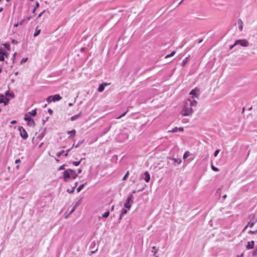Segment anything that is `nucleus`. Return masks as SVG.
<instances>
[{
  "label": "nucleus",
  "instance_id": "obj_1",
  "mask_svg": "<svg viewBox=\"0 0 257 257\" xmlns=\"http://www.w3.org/2000/svg\"><path fill=\"white\" fill-rule=\"evenodd\" d=\"M197 104V101L195 100H192L191 99H187L184 102L183 108L181 110V114L183 116H190L191 115L194 110L193 107H196Z\"/></svg>",
  "mask_w": 257,
  "mask_h": 257
},
{
  "label": "nucleus",
  "instance_id": "obj_2",
  "mask_svg": "<svg viewBox=\"0 0 257 257\" xmlns=\"http://www.w3.org/2000/svg\"><path fill=\"white\" fill-rule=\"evenodd\" d=\"M77 176V174L72 169H67L63 172V178L66 182L69 179H75Z\"/></svg>",
  "mask_w": 257,
  "mask_h": 257
},
{
  "label": "nucleus",
  "instance_id": "obj_3",
  "mask_svg": "<svg viewBox=\"0 0 257 257\" xmlns=\"http://www.w3.org/2000/svg\"><path fill=\"white\" fill-rule=\"evenodd\" d=\"M248 218L249 221L248 222L246 225L248 227H252L257 222V218L254 214H251L249 216Z\"/></svg>",
  "mask_w": 257,
  "mask_h": 257
},
{
  "label": "nucleus",
  "instance_id": "obj_4",
  "mask_svg": "<svg viewBox=\"0 0 257 257\" xmlns=\"http://www.w3.org/2000/svg\"><path fill=\"white\" fill-rule=\"evenodd\" d=\"M133 199L134 197L133 195L131 194L128 197L125 203H124V207L128 210L130 209L133 203Z\"/></svg>",
  "mask_w": 257,
  "mask_h": 257
},
{
  "label": "nucleus",
  "instance_id": "obj_5",
  "mask_svg": "<svg viewBox=\"0 0 257 257\" xmlns=\"http://www.w3.org/2000/svg\"><path fill=\"white\" fill-rule=\"evenodd\" d=\"M9 53L5 48H0V62L4 61L5 58H8Z\"/></svg>",
  "mask_w": 257,
  "mask_h": 257
},
{
  "label": "nucleus",
  "instance_id": "obj_6",
  "mask_svg": "<svg viewBox=\"0 0 257 257\" xmlns=\"http://www.w3.org/2000/svg\"><path fill=\"white\" fill-rule=\"evenodd\" d=\"M62 97L60 96L59 94H55L53 96H49L47 98V101L48 103H50L52 101L55 102L56 101H59L61 100Z\"/></svg>",
  "mask_w": 257,
  "mask_h": 257
},
{
  "label": "nucleus",
  "instance_id": "obj_7",
  "mask_svg": "<svg viewBox=\"0 0 257 257\" xmlns=\"http://www.w3.org/2000/svg\"><path fill=\"white\" fill-rule=\"evenodd\" d=\"M235 45H239L241 46L246 47L249 46V42L245 39L237 40L235 41Z\"/></svg>",
  "mask_w": 257,
  "mask_h": 257
},
{
  "label": "nucleus",
  "instance_id": "obj_8",
  "mask_svg": "<svg viewBox=\"0 0 257 257\" xmlns=\"http://www.w3.org/2000/svg\"><path fill=\"white\" fill-rule=\"evenodd\" d=\"M189 94L192 96V98L195 97L197 98L200 94V90L199 88L196 87L190 91Z\"/></svg>",
  "mask_w": 257,
  "mask_h": 257
},
{
  "label": "nucleus",
  "instance_id": "obj_9",
  "mask_svg": "<svg viewBox=\"0 0 257 257\" xmlns=\"http://www.w3.org/2000/svg\"><path fill=\"white\" fill-rule=\"evenodd\" d=\"M19 131L20 132V134L22 138L25 140L28 138V136L27 133L23 126H20L19 127Z\"/></svg>",
  "mask_w": 257,
  "mask_h": 257
},
{
  "label": "nucleus",
  "instance_id": "obj_10",
  "mask_svg": "<svg viewBox=\"0 0 257 257\" xmlns=\"http://www.w3.org/2000/svg\"><path fill=\"white\" fill-rule=\"evenodd\" d=\"M110 83H103L100 84L97 89L98 91L100 92H102L104 89L105 86H107Z\"/></svg>",
  "mask_w": 257,
  "mask_h": 257
},
{
  "label": "nucleus",
  "instance_id": "obj_11",
  "mask_svg": "<svg viewBox=\"0 0 257 257\" xmlns=\"http://www.w3.org/2000/svg\"><path fill=\"white\" fill-rule=\"evenodd\" d=\"M193 155L190 154V153L189 151H186L184 155H183V159L186 160L188 157L191 156V157L189 159L191 161L193 160L194 158V157L192 156Z\"/></svg>",
  "mask_w": 257,
  "mask_h": 257
},
{
  "label": "nucleus",
  "instance_id": "obj_12",
  "mask_svg": "<svg viewBox=\"0 0 257 257\" xmlns=\"http://www.w3.org/2000/svg\"><path fill=\"white\" fill-rule=\"evenodd\" d=\"M144 180L146 182H149L150 180V175L148 172H145L144 173Z\"/></svg>",
  "mask_w": 257,
  "mask_h": 257
},
{
  "label": "nucleus",
  "instance_id": "obj_13",
  "mask_svg": "<svg viewBox=\"0 0 257 257\" xmlns=\"http://www.w3.org/2000/svg\"><path fill=\"white\" fill-rule=\"evenodd\" d=\"M254 241H248L246 245V248L247 249H252L254 247Z\"/></svg>",
  "mask_w": 257,
  "mask_h": 257
},
{
  "label": "nucleus",
  "instance_id": "obj_14",
  "mask_svg": "<svg viewBox=\"0 0 257 257\" xmlns=\"http://www.w3.org/2000/svg\"><path fill=\"white\" fill-rule=\"evenodd\" d=\"M6 97L9 98L11 97L12 98H14L15 95L13 92H10L9 91H7L5 93V95H4Z\"/></svg>",
  "mask_w": 257,
  "mask_h": 257
},
{
  "label": "nucleus",
  "instance_id": "obj_15",
  "mask_svg": "<svg viewBox=\"0 0 257 257\" xmlns=\"http://www.w3.org/2000/svg\"><path fill=\"white\" fill-rule=\"evenodd\" d=\"M76 133V131L75 130H73L67 132L68 134H70V136L68 137L69 139L71 138V137H73L75 136Z\"/></svg>",
  "mask_w": 257,
  "mask_h": 257
},
{
  "label": "nucleus",
  "instance_id": "obj_16",
  "mask_svg": "<svg viewBox=\"0 0 257 257\" xmlns=\"http://www.w3.org/2000/svg\"><path fill=\"white\" fill-rule=\"evenodd\" d=\"M27 124L30 126H34L35 125V123L34 120L32 118L30 120L27 121Z\"/></svg>",
  "mask_w": 257,
  "mask_h": 257
},
{
  "label": "nucleus",
  "instance_id": "obj_17",
  "mask_svg": "<svg viewBox=\"0 0 257 257\" xmlns=\"http://www.w3.org/2000/svg\"><path fill=\"white\" fill-rule=\"evenodd\" d=\"M81 113L80 112L79 113H78L77 114H76V115H74L71 116L70 118V120L71 121H74V120H76V119L78 118L81 116Z\"/></svg>",
  "mask_w": 257,
  "mask_h": 257
},
{
  "label": "nucleus",
  "instance_id": "obj_18",
  "mask_svg": "<svg viewBox=\"0 0 257 257\" xmlns=\"http://www.w3.org/2000/svg\"><path fill=\"white\" fill-rule=\"evenodd\" d=\"M170 159L172 160L173 161H174L175 163H177V164H180L182 162V161L180 159H176L174 158H170Z\"/></svg>",
  "mask_w": 257,
  "mask_h": 257
},
{
  "label": "nucleus",
  "instance_id": "obj_19",
  "mask_svg": "<svg viewBox=\"0 0 257 257\" xmlns=\"http://www.w3.org/2000/svg\"><path fill=\"white\" fill-rule=\"evenodd\" d=\"M3 48H5V50L7 51V50H10V45L9 44L6 43L3 44Z\"/></svg>",
  "mask_w": 257,
  "mask_h": 257
},
{
  "label": "nucleus",
  "instance_id": "obj_20",
  "mask_svg": "<svg viewBox=\"0 0 257 257\" xmlns=\"http://www.w3.org/2000/svg\"><path fill=\"white\" fill-rule=\"evenodd\" d=\"M29 115H31L32 116H35L37 114V112H36V109H35L33 110H32L31 111H30L28 113Z\"/></svg>",
  "mask_w": 257,
  "mask_h": 257
},
{
  "label": "nucleus",
  "instance_id": "obj_21",
  "mask_svg": "<svg viewBox=\"0 0 257 257\" xmlns=\"http://www.w3.org/2000/svg\"><path fill=\"white\" fill-rule=\"evenodd\" d=\"M189 59V57H187L186 58H185L182 61V65L183 66H185V65L186 64V63L188 62V61Z\"/></svg>",
  "mask_w": 257,
  "mask_h": 257
},
{
  "label": "nucleus",
  "instance_id": "obj_22",
  "mask_svg": "<svg viewBox=\"0 0 257 257\" xmlns=\"http://www.w3.org/2000/svg\"><path fill=\"white\" fill-rule=\"evenodd\" d=\"M86 183H84L80 185L77 189V192H79L83 189V188L86 185Z\"/></svg>",
  "mask_w": 257,
  "mask_h": 257
},
{
  "label": "nucleus",
  "instance_id": "obj_23",
  "mask_svg": "<svg viewBox=\"0 0 257 257\" xmlns=\"http://www.w3.org/2000/svg\"><path fill=\"white\" fill-rule=\"evenodd\" d=\"M32 118H31L30 116H29V114L27 113L25 114V116L24 117V119L25 120L28 121V120H30L31 119H32Z\"/></svg>",
  "mask_w": 257,
  "mask_h": 257
},
{
  "label": "nucleus",
  "instance_id": "obj_24",
  "mask_svg": "<svg viewBox=\"0 0 257 257\" xmlns=\"http://www.w3.org/2000/svg\"><path fill=\"white\" fill-rule=\"evenodd\" d=\"M159 249L157 248L155 246H153L152 247V252L154 253V255H156V253L158 252Z\"/></svg>",
  "mask_w": 257,
  "mask_h": 257
},
{
  "label": "nucleus",
  "instance_id": "obj_25",
  "mask_svg": "<svg viewBox=\"0 0 257 257\" xmlns=\"http://www.w3.org/2000/svg\"><path fill=\"white\" fill-rule=\"evenodd\" d=\"M109 215V211H106L105 213L102 214V217L106 218Z\"/></svg>",
  "mask_w": 257,
  "mask_h": 257
},
{
  "label": "nucleus",
  "instance_id": "obj_26",
  "mask_svg": "<svg viewBox=\"0 0 257 257\" xmlns=\"http://www.w3.org/2000/svg\"><path fill=\"white\" fill-rule=\"evenodd\" d=\"M10 100V98L5 96V101L4 102L5 105H7L9 103Z\"/></svg>",
  "mask_w": 257,
  "mask_h": 257
},
{
  "label": "nucleus",
  "instance_id": "obj_27",
  "mask_svg": "<svg viewBox=\"0 0 257 257\" xmlns=\"http://www.w3.org/2000/svg\"><path fill=\"white\" fill-rule=\"evenodd\" d=\"M176 54V51H173L171 54H168L165 56V58H168L170 57L173 56Z\"/></svg>",
  "mask_w": 257,
  "mask_h": 257
},
{
  "label": "nucleus",
  "instance_id": "obj_28",
  "mask_svg": "<svg viewBox=\"0 0 257 257\" xmlns=\"http://www.w3.org/2000/svg\"><path fill=\"white\" fill-rule=\"evenodd\" d=\"M5 101V96L3 94L0 95V103H4Z\"/></svg>",
  "mask_w": 257,
  "mask_h": 257
},
{
  "label": "nucleus",
  "instance_id": "obj_29",
  "mask_svg": "<svg viewBox=\"0 0 257 257\" xmlns=\"http://www.w3.org/2000/svg\"><path fill=\"white\" fill-rule=\"evenodd\" d=\"M82 199H80L77 202H76L74 206H76V208L81 203Z\"/></svg>",
  "mask_w": 257,
  "mask_h": 257
},
{
  "label": "nucleus",
  "instance_id": "obj_30",
  "mask_svg": "<svg viewBox=\"0 0 257 257\" xmlns=\"http://www.w3.org/2000/svg\"><path fill=\"white\" fill-rule=\"evenodd\" d=\"M178 131V127H175L174 128H173L172 130L169 131V132H171V133H174L177 132Z\"/></svg>",
  "mask_w": 257,
  "mask_h": 257
},
{
  "label": "nucleus",
  "instance_id": "obj_31",
  "mask_svg": "<svg viewBox=\"0 0 257 257\" xmlns=\"http://www.w3.org/2000/svg\"><path fill=\"white\" fill-rule=\"evenodd\" d=\"M64 153V150H62L61 151L59 152H58L56 154L57 156L58 157H60L63 154V153Z\"/></svg>",
  "mask_w": 257,
  "mask_h": 257
},
{
  "label": "nucleus",
  "instance_id": "obj_32",
  "mask_svg": "<svg viewBox=\"0 0 257 257\" xmlns=\"http://www.w3.org/2000/svg\"><path fill=\"white\" fill-rule=\"evenodd\" d=\"M248 233L249 234H256L257 233V229L255 230H249L248 231Z\"/></svg>",
  "mask_w": 257,
  "mask_h": 257
},
{
  "label": "nucleus",
  "instance_id": "obj_33",
  "mask_svg": "<svg viewBox=\"0 0 257 257\" xmlns=\"http://www.w3.org/2000/svg\"><path fill=\"white\" fill-rule=\"evenodd\" d=\"M127 110L126 111L124 112L123 113H122V114L121 115H120V116L116 117V119H119V118H120L121 117H122L124 116L126 114V113H127Z\"/></svg>",
  "mask_w": 257,
  "mask_h": 257
},
{
  "label": "nucleus",
  "instance_id": "obj_34",
  "mask_svg": "<svg viewBox=\"0 0 257 257\" xmlns=\"http://www.w3.org/2000/svg\"><path fill=\"white\" fill-rule=\"evenodd\" d=\"M127 210L125 209H123L122 210V211L121 212V215H124V214H126L127 213Z\"/></svg>",
  "mask_w": 257,
  "mask_h": 257
},
{
  "label": "nucleus",
  "instance_id": "obj_35",
  "mask_svg": "<svg viewBox=\"0 0 257 257\" xmlns=\"http://www.w3.org/2000/svg\"><path fill=\"white\" fill-rule=\"evenodd\" d=\"M40 33V30H37L35 32V33H34V37H37V36H38L39 35Z\"/></svg>",
  "mask_w": 257,
  "mask_h": 257
},
{
  "label": "nucleus",
  "instance_id": "obj_36",
  "mask_svg": "<svg viewBox=\"0 0 257 257\" xmlns=\"http://www.w3.org/2000/svg\"><path fill=\"white\" fill-rule=\"evenodd\" d=\"M211 168H212V169L213 171H215V172H218V171H219V169H218L217 168H216V167H214V166H213V165H211Z\"/></svg>",
  "mask_w": 257,
  "mask_h": 257
},
{
  "label": "nucleus",
  "instance_id": "obj_37",
  "mask_svg": "<svg viewBox=\"0 0 257 257\" xmlns=\"http://www.w3.org/2000/svg\"><path fill=\"white\" fill-rule=\"evenodd\" d=\"M80 161H81L78 162L74 161L73 162V164L75 166H78L80 164Z\"/></svg>",
  "mask_w": 257,
  "mask_h": 257
},
{
  "label": "nucleus",
  "instance_id": "obj_38",
  "mask_svg": "<svg viewBox=\"0 0 257 257\" xmlns=\"http://www.w3.org/2000/svg\"><path fill=\"white\" fill-rule=\"evenodd\" d=\"M129 174V172L127 171L126 172V173L125 174V175L123 176V178H122V180H125L126 179V178L127 177L128 175Z\"/></svg>",
  "mask_w": 257,
  "mask_h": 257
},
{
  "label": "nucleus",
  "instance_id": "obj_39",
  "mask_svg": "<svg viewBox=\"0 0 257 257\" xmlns=\"http://www.w3.org/2000/svg\"><path fill=\"white\" fill-rule=\"evenodd\" d=\"M28 60V58H24L22 59L21 60V63L22 64L23 63H25Z\"/></svg>",
  "mask_w": 257,
  "mask_h": 257
},
{
  "label": "nucleus",
  "instance_id": "obj_40",
  "mask_svg": "<svg viewBox=\"0 0 257 257\" xmlns=\"http://www.w3.org/2000/svg\"><path fill=\"white\" fill-rule=\"evenodd\" d=\"M219 152H220L219 150H216L215 152H214V156L215 157H216L218 155Z\"/></svg>",
  "mask_w": 257,
  "mask_h": 257
},
{
  "label": "nucleus",
  "instance_id": "obj_41",
  "mask_svg": "<svg viewBox=\"0 0 257 257\" xmlns=\"http://www.w3.org/2000/svg\"><path fill=\"white\" fill-rule=\"evenodd\" d=\"M76 206H73V208L71 209V210L70 211V213L69 214H72L74 211V210L76 209Z\"/></svg>",
  "mask_w": 257,
  "mask_h": 257
},
{
  "label": "nucleus",
  "instance_id": "obj_42",
  "mask_svg": "<svg viewBox=\"0 0 257 257\" xmlns=\"http://www.w3.org/2000/svg\"><path fill=\"white\" fill-rule=\"evenodd\" d=\"M64 169H65V165H63L59 167V170H64Z\"/></svg>",
  "mask_w": 257,
  "mask_h": 257
},
{
  "label": "nucleus",
  "instance_id": "obj_43",
  "mask_svg": "<svg viewBox=\"0 0 257 257\" xmlns=\"http://www.w3.org/2000/svg\"><path fill=\"white\" fill-rule=\"evenodd\" d=\"M81 143H82V142H79V143H78L76 145H75V146L74 145H73V146H72V147H75V148H77V147H78L79 146L80 144H81Z\"/></svg>",
  "mask_w": 257,
  "mask_h": 257
},
{
  "label": "nucleus",
  "instance_id": "obj_44",
  "mask_svg": "<svg viewBox=\"0 0 257 257\" xmlns=\"http://www.w3.org/2000/svg\"><path fill=\"white\" fill-rule=\"evenodd\" d=\"M242 28H243V24L241 22L240 25V26H239V30H240V31H242Z\"/></svg>",
  "mask_w": 257,
  "mask_h": 257
},
{
  "label": "nucleus",
  "instance_id": "obj_45",
  "mask_svg": "<svg viewBox=\"0 0 257 257\" xmlns=\"http://www.w3.org/2000/svg\"><path fill=\"white\" fill-rule=\"evenodd\" d=\"M236 45H235V43H234L233 45H230V50L232 49Z\"/></svg>",
  "mask_w": 257,
  "mask_h": 257
},
{
  "label": "nucleus",
  "instance_id": "obj_46",
  "mask_svg": "<svg viewBox=\"0 0 257 257\" xmlns=\"http://www.w3.org/2000/svg\"><path fill=\"white\" fill-rule=\"evenodd\" d=\"M178 130L179 131L182 132L184 130V128L183 127H178Z\"/></svg>",
  "mask_w": 257,
  "mask_h": 257
},
{
  "label": "nucleus",
  "instance_id": "obj_47",
  "mask_svg": "<svg viewBox=\"0 0 257 257\" xmlns=\"http://www.w3.org/2000/svg\"><path fill=\"white\" fill-rule=\"evenodd\" d=\"M20 162H21V161H20V159H17V160L15 161V163H16V164H18V163H19Z\"/></svg>",
  "mask_w": 257,
  "mask_h": 257
},
{
  "label": "nucleus",
  "instance_id": "obj_48",
  "mask_svg": "<svg viewBox=\"0 0 257 257\" xmlns=\"http://www.w3.org/2000/svg\"><path fill=\"white\" fill-rule=\"evenodd\" d=\"M146 186V185H144V186L141 189L139 190V191H143L145 189Z\"/></svg>",
  "mask_w": 257,
  "mask_h": 257
},
{
  "label": "nucleus",
  "instance_id": "obj_49",
  "mask_svg": "<svg viewBox=\"0 0 257 257\" xmlns=\"http://www.w3.org/2000/svg\"><path fill=\"white\" fill-rule=\"evenodd\" d=\"M44 12V11L41 12L38 16V18H40L42 16V14H43V13Z\"/></svg>",
  "mask_w": 257,
  "mask_h": 257
},
{
  "label": "nucleus",
  "instance_id": "obj_50",
  "mask_svg": "<svg viewBox=\"0 0 257 257\" xmlns=\"http://www.w3.org/2000/svg\"><path fill=\"white\" fill-rule=\"evenodd\" d=\"M19 25V23H17L15 24L14 26L15 27H17Z\"/></svg>",
  "mask_w": 257,
  "mask_h": 257
},
{
  "label": "nucleus",
  "instance_id": "obj_51",
  "mask_svg": "<svg viewBox=\"0 0 257 257\" xmlns=\"http://www.w3.org/2000/svg\"><path fill=\"white\" fill-rule=\"evenodd\" d=\"M256 253H257V251H256V250H255V251H254L253 252L252 255H253V256H254V255H255L256 254Z\"/></svg>",
  "mask_w": 257,
  "mask_h": 257
},
{
  "label": "nucleus",
  "instance_id": "obj_52",
  "mask_svg": "<svg viewBox=\"0 0 257 257\" xmlns=\"http://www.w3.org/2000/svg\"><path fill=\"white\" fill-rule=\"evenodd\" d=\"M48 112H49L50 114H52V113L53 111H52V109H48Z\"/></svg>",
  "mask_w": 257,
  "mask_h": 257
},
{
  "label": "nucleus",
  "instance_id": "obj_53",
  "mask_svg": "<svg viewBox=\"0 0 257 257\" xmlns=\"http://www.w3.org/2000/svg\"><path fill=\"white\" fill-rule=\"evenodd\" d=\"M24 22V20H22V21H21L20 22L19 25H23V24Z\"/></svg>",
  "mask_w": 257,
  "mask_h": 257
},
{
  "label": "nucleus",
  "instance_id": "obj_54",
  "mask_svg": "<svg viewBox=\"0 0 257 257\" xmlns=\"http://www.w3.org/2000/svg\"><path fill=\"white\" fill-rule=\"evenodd\" d=\"M248 227L247 226V225H246L244 228L242 230V232L244 231V230L247 228Z\"/></svg>",
  "mask_w": 257,
  "mask_h": 257
},
{
  "label": "nucleus",
  "instance_id": "obj_55",
  "mask_svg": "<svg viewBox=\"0 0 257 257\" xmlns=\"http://www.w3.org/2000/svg\"><path fill=\"white\" fill-rule=\"evenodd\" d=\"M123 216V215H121V214L120 213V215H119V219H121L122 218V216Z\"/></svg>",
  "mask_w": 257,
  "mask_h": 257
},
{
  "label": "nucleus",
  "instance_id": "obj_56",
  "mask_svg": "<svg viewBox=\"0 0 257 257\" xmlns=\"http://www.w3.org/2000/svg\"><path fill=\"white\" fill-rule=\"evenodd\" d=\"M81 171H82V170H81V169H78V174L80 173L81 172Z\"/></svg>",
  "mask_w": 257,
  "mask_h": 257
},
{
  "label": "nucleus",
  "instance_id": "obj_57",
  "mask_svg": "<svg viewBox=\"0 0 257 257\" xmlns=\"http://www.w3.org/2000/svg\"><path fill=\"white\" fill-rule=\"evenodd\" d=\"M16 55H17V53L16 52L14 54V55H13V59H14V58H15V57Z\"/></svg>",
  "mask_w": 257,
  "mask_h": 257
},
{
  "label": "nucleus",
  "instance_id": "obj_58",
  "mask_svg": "<svg viewBox=\"0 0 257 257\" xmlns=\"http://www.w3.org/2000/svg\"><path fill=\"white\" fill-rule=\"evenodd\" d=\"M16 122V120H13V121H12L11 122V123H12V124H14V123H15Z\"/></svg>",
  "mask_w": 257,
  "mask_h": 257
},
{
  "label": "nucleus",
  "instance_id": "obj_59",
  "mask_svg": "<svg viewBox=\"0 0 257 257\" xmlns=\"http://www.w3.org/2000/svg\"><path fill=\"white\" fill-rule=\"evenodd\" d=\"M39 7V3H37L36 4V7L35 8H38Z\"/></svg>",
  "mask_w": 257,
  "mask_h": 257
},
{
  "label": "nucleus",
  "instance_id": "obj_60",
  "mask_svg": "<svg viewBox=\"0 0 257 257\" xmlns=\"http://www.w3.org/2000/svg\"><path fill=\"white\" fill-rule=\"evenodd\" d=\"M73 147H72L71 148L68 149L67 151V152L68 153L70 152V151L71 150V149Z\"/></svg>",
  "mask_w": 257,
  "mask_h": 257
},
{
  "label": "nucleus",
  "instance_id": "obj_61",
  "mask_svg": "<svg viewBox=\"0 0 257 257\" xmlns=\"http://www.w3.org/2000/svg\"><path fill=\"white\" fill-rule=\"evenodd\" d=\"M243 254H241L240 256L238 255L237 257H243Z\"/></svg>",
  "mask_w": 257,
  "mask_h": 257
},
{
  "label": "nucleus",
  "instance_id": "obj_62",
  "mask_svg": "<svg viewBox=\"0 0 257 257\" xmlns=\"http://www.w3.org/2000/svg\"><path fill=\"white\" fill-rule=\"evenodd\" d=\"M3 10V8H0V12H2V11Z\"/></svg>",
  "mask_w": 257,
  "mask_h": 257
},
{
  "label": "nucleus",
  "instance_id": "obj_63",
  "mask_svg": "<svg viewBox=\"0 0 257 257\" xmlns=\"http://www.w3.org/2000/svg\"><path fill=\"white\" fill-rule=\"evenodd\" d=\"M36 8H35L33 9V13H34V12H35V11H36Z\"/></svg>",
  "mask_w": 257,
  "mask_h": 257
},
{
  "label": "nucleus",
  "instance_id": "obj_64",
  "mask_svg": "<svg viewBox=\"0 0 257 257\" xmlns=\"http://www.w3.org/2000/svg\"><path fill=\"white\" fill-rule=\"evenodd\" d=\"M43 144V143H41V144L40 145L39 147H40H40H41L42 146Z\"/></svg>",
  "mask_w": 257,
  "mask_h": 257
}]
</instances>
